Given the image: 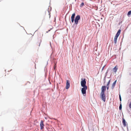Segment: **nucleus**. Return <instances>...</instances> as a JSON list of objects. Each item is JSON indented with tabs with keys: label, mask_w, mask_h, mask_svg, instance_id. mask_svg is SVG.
<instances>
[{
	"label": "nucleus",
	"mask_w": 131,
	"mask_h": 131,
	"mask_svg": "<svg viewBox=\"0 0 131 131\" xmlns=\"http://www.w3.org/2000/svg\"><path fill=\"white\" fill-rule=\"evenodd\" d=\"M80 18V16L79 15H78L75 17V18L74 23L72 25V27L75 28L77 27Z\"/></svg>",
	"instance_id": "nucleus-1"
},
{
	"label": "nucleus",
	"mask_w": 131,
	"mask_h": 131,
	"mask_svg": "<svg viewBox=\"0 0 131 131\" xmlns=\"http://www.w3.org/2000/svg\"><path fill=\"white\" fill-rule=\"evenodd\" d=\"M121 29H119L115 36L114 40V41L115 43V44L117 43V38L120 35V34L121 33Z\"/></svg>",
	"instance_id": "nucleus-2"
},
{
	"label": "nucleus",
	"mask_w": 131,
	"mask_h": 131,
	"mask_svg": "<svg viewBox=\"0 0 131 131\" xmlns=\"http://www.w3.org/2000/svg\"><path fill=\"white\" fill-rule=\"evenodd\" d=\"M86 82L85 78H82L81 79V84L82 87H87L86 85Z\"/></svg>",
	"instance_id": "nucleus-3"
},
{
	"label": "nucleus",
	"mask_w": 131,
	"mask_h": 131,
	"mask_svg": "<svg viewBox=\"0 0 131 131\" xmlns=\"http://www.w3.org/2000/svg\"><path fill=\"white\" fill-rule=\"evenodd\" d=\"M82 88L81 91L82 94L84 96H85L86 93V90L87 89V87H82Z\"/></svg>",
	"instance_id": "nucleus-4"
},
{
	"label": "nucleus",
	"mask_w": 131,
	"mask_h": 131,
	"mask_svg": "<svg viewBox=\"0 0 131 131\" xmlns=\"http://www.w3.org/2000/svg\"><path fill=\"white\" fill-rule=\"evenodd\" d=\"M100 97L104 102L106 101V95L105 93H101L100 94Z\"/></svg>",
	"instance_id": "nucleus-5"
},
{
	"label": "nucleus",
	"mask_w": 131,
	"mask_h": 131,
	"mask_svg": "<svg viewBox=\"0 0 131 131\" xmlns=\"http://www.w3.org/2000/svg\"><path fill=\"white\" fill-rule=\"evenodd\" d=\"M106 87L104 85L102 86L101 89V93H105V92L106 91Z\"/></svg>",
	"instance_id": "nucleus-6"
},
{
	"label": "nucleus",
	"mask_w": 131,
	"mask_h": 131,
	"mask_svg": "<svg viewBox=\"0 0 131 131\" xmlns=\"http://www.w3.org/2000/svg\"><path fill=\"white\" fill-rule=\"evenodd\" d=\"M70 86V81L69 80H67L66 83V89H68Z\"/></svg>",
	"instance_id": "nucleus-7"
},
{
	"label": "nucleus",
	"mask_w": 131,
	"mask_h": 131,
	"mask_svg": "<svg viewBox=\"0 0 131 131\" xmlns=\"http://www.w3.org/2000/svg\"><path fill=\"white\" fill-rule=\"evenodd\" d=\"M44 125L43 123V121L41 120L40 124V126L41 129H42L44 128Z\"/></svg>",
	"instance_id": "nucleus-8"
},
{
	"label": "nucleus",
	"mask_w": 131,
	"mask_h": 131,
	"mask_svg": "<svg viewBox=\"0 0 131 131\" xmlns=\"http://www.w3.org/2000/svg\"><path fill=\"white\" fill-rule=\"evenodd\" d=\"M122 123L124 127L126 126V123L127 122L126 121L125 119L124 118H122Z\"/></svg>",
	"instance_id": "nucleus-9"
},
{
	"label": "nucleus",
	"mask_w": 131,
	"mask_h": 131,
	"mask_svg": "<svg viewBox=\"0 0 131 131\" xmlns=\"http://www.w3.org/2000/svg\"><path fill=\"white\" fill-rule=\"evenodd\" d=\"M117 80H116L112 84V89H113L114 88L115 85L116 84V82Z\"/></svg>",
	"instance_id": "nucleus-10"
},
{
	"label": "nucleus",
	"mask_w": 131,
	"mask_h": 131,
	"mask_svg": "<svg viewBox=\"0 0 131 131\" xmlns=\"http://www.w3.org/2000/svg\"><path fill=\"white\" fill-rule=\"evenodd\" d=\"M117 68L116 67V66H115L113 68V70L114 72H116L117 69Z\"/></svg>",
	"instance_id": "nucleus-11"
},
{
	"label": "nucleus",
	"mask_w": 131,
	"mask_h": 131,
	"mask_svg": "<svg viewBox=\"0 0 131 131\" xmlns=\"http://www.w3.org/2000/svg\"><path fill=\"white\" fill-rule=\"evenodd\" d=\"M75 13H73V14L72 15V16H71V18H74L75 17Z\"/></svg>",
	"instance_id": "nucleus-12"
},
{
	"label": "nucleus",
	"mask_w": 131,
	"mask_h": 131,
	"mask_svg": "<svg viewBox=\"0 0 131 131\" xmlns=\"http://www.w3.org/2000/svg\"><path fill=\"white\" fill-rule=\"evenodd\" d=\"M120 104L119 107V110H121L122 109V106L121 102H120Z\"/></svg>",
	"instance_id": "nucleus-13"
},
{
	"label": "nucleus",
	"mask_w": 131,
	"mask_h": 131,
	"mask_svg": "<svg viewBox=\"0 0 131 131\" xmlns=\"http://www.w3.org/2000/svg\"><path fill=\"white\" fill-rule=\"evenodd\" d=\"M109 70V69H107V71L105 73V75L104 77H106V76L107 75V73H108Z\"/></svg>",
	"instance_id": "nucleus-14"
},
{
	"label": "nucleus",
	"mask_w": 131,
	"mask_h": 131,
	"mask_svg": "<svg viewBox=\"0 0 131 131\" xmlns=\"http://www.w3.org/2000/svg\"><path fill=\"white\" fill-rule=\"evenodd\" d=\"M131 14V10L129 11L127 13V15L129 16Z\"/></svg>",
	"instance_id": "nucleus-15"
},
{
	"label": "nucleus",
	"mask_w": 131,
	"mask_h": 131,
	"mask_svg": "<svg viewBox=\"0 0 131 131\" xmlns=\"http://www.w3.org/2000/svg\"><path fill=\"white\" fill-rule=\"evenodd\" d=\"M84 5V3L83 2H82L81 3V4L80 5V7H82Z\"/></svg>",
	"instance_id": "nucleus-16"
},
{
	"label": "nucleus",
	"mask_w": 131,
	"mask_h": 131,
	"mask_svg": "<svg viewBox=\"0 0 131 131\" xmlns=\"http://www.w3.org/2000/svg\"><path fill=\"white\" fill-rule=\"evenodd\" d=\"M71 21L72 23H73L75 19L74 18H71Z\"/></svg>",
	"instance_id": "nucleus-17"
},
{
	"label": "nucleus",
	"mask_w": 131,
	"mask_h": 131,
	"mask_svg": "<svg viewBox=\"0 0 131 131\" xmlns=\"http://www.w3.org/2000/svg\"><path fill=\"white\" fill-rule=\"evenodd\" d=\"M119 100L120 101V102H121V101H122V99L121 97V96L120 94L119 95Z\"/></svg>",
	"instance_id": "nucleus-18"
},
{
	"label": "nucleus",
	"mask_w": 131,
	"mask_h": 131,
	"mask_svg": "<svg viewBox=\"0 0 131 131\" xmlns=\"http://www.w3.org/2000/svg\"><path fill=\"white\" fill-rule=\"evenodd\" d=\"M106 77H104L103 79V81L104 83H105L106 82Z\"/></svg>",
	"instance_id": "nucleus-19"
},
{
	"label": "nucleus",
	"mask_w": 131,
	"mask_h": 131,
	"mask_svg": "<svg viewBox=\"0 0 131 131\" xmlns=\"http://www.w3.org/2000/svg\"><path fill=\"white\" fill-rule=\"evenodd\" d=\"M111 80V79L108 81V82H107V84H108V85H110V83Z\"/></svg>",
	"instance_id": "nucleus-20"
},
{
	"label": "nucleus",
	"mask_w": 131,
	"mask_h": 131,
	"mask_svg": "<svg viewBox=\"0 0 131 131\" xmlns=\"http://www.w3.org/2000/svg\"><path fill=\"white\" fill-rule=\"evenodd\" d=\"M48 13H49V15H50V13L49 12L50 11V10H51V7H50V10H49V8H48Z\"/></svg>",
	"instance_id": "nucleus-21"
},
{
	"label": "nucleus",
	"mask_w": 131,
	"mask_h": 131,
	"mask_svg": "<svg viewBox=\"0 0 131 131\" xmlns=\"http://www.w3.org/2000/svg\"><path fill=\"white\" fill-rule=\"evenodd\" d=\"M129 107L130 108H131V102L130 103L129 105Z\"/></svg>",
	"instance_id": "nucleus-22"
},
{
	"label": "nucleus",
	"mask_w": 131,
	"mask_h": 131,
	"mask_svg": "<svg viewBox=\"0 0 131 131\" xmlns=\"http://www.w3.org/2000/svg\"><path fill=\"white\" fill-rule=\"evenodd\" d=\"M56 68V64H55L54 66V70H55V69Z\"/></svg>",
	"instance_id": "nucleus-23"
},
{
	"label": "nucleus",
	"mask_w": 131,
	"mask_h": 131,
	"mask_svg": "<svg viewBox=\"0 0 131 131\" xmlns=\"http://www.w3.org/2000/svg\"><path fill=\"white\" fill-rule=\"evenodd\" d=\"M105 66H104L102 67V71H103V69H104V67Z\"/></svg>",
	"instance_id": "nucleus-24"
},
{
	"label": "nucleus",
	"mask_w": 131,
	"mask_h": 131,
	"mask_svg": "<svg viewBox=\"0 0 131 131\" xmlns=\"http://www.w3.org/2000/svg\"><path fill=\"white\" fill-rule=\"evenodd\" d=\"M106 88L107 89V90H108L109 89V87H107L106 86Z\"/></svg>",
	"instance_id": "nucleus-25"
},
{
	"label": "nucleus",
	"mask_w": 131,
	"mask_h": 131,
	"mask_svg": "<svg viewBox=\"0 0 131 131\" xmlns=\"http://www.w3.org/2000/svg\"><path fill=\"white\" fill-rule=\"evenodd\" d=\"M109 85H108V84H107V85L106 86L107 87H109Z\"/></svg>",
	"instance_id": "nucleus-26"
},
{
	"label": "nucleus",
	"mask_w": 131,
	"mask_h": 131,
	"mask_svg": "<svg viewBox=\"0 0 131 131\" xmlns=\"http://www.w3.org/2000/svg\"><path fill=\"white\" fill-rule=\"evenodd\" d=\"M90 0V1H92V0Z\"/></svg>",
	"instance_id": "nucleus-27"
},
{
	"label": "nucleus",
	"mask_w": 131,
	"mask_h": 131,
	"mask_svg": "<svg viewBox=\"0 0 131 131\" xmlns=\"http://www.w3.org/2000/svg\"><path fill=\"white\" fill-rule=\"evenodd\" d=\"M50 31V30H49L48 31Z\"/></svg>",
	"instance_id": "nucleus-28"
},
{
	"label": "nucleus",
	"mask_w": 131,
	"mask_h": 131,
	"mask_svg": "<svg viewBox=\"0 0 131 131\" xmlns=\"http://www.w3.org/2000/svg\"><path fill=\"white\" fill-rule=\"evenodd\" d=\"M127 129H128V127H127Z\"/></svg>",
	"instance_id": "nucleus-29"
}]
</instances>
